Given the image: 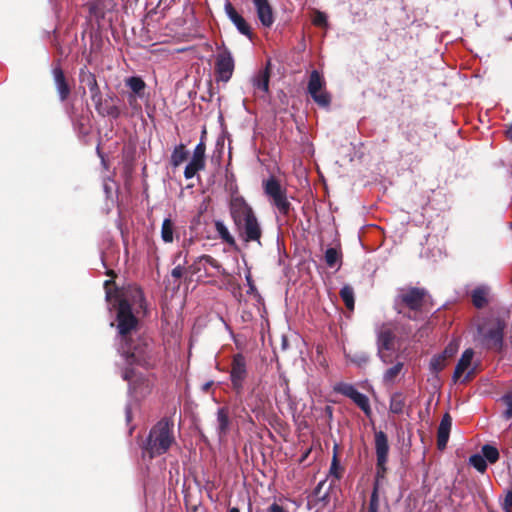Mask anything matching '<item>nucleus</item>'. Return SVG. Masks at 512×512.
Masks as SVG:
<instances>
[{"label":"nucleus","mask_w":512,"mask_h":512,"mask_svg":"<svg viewBox=\"0 0 512 512\" xmlns=\"http://www.w3.org/2000/svg\"><path fill=\"white\" fill-rule=\"evenodd\" d=\"M114 281L106 280L104 283L106 298L108 301L114 299V308L116 309V340L117 345L127 342L133 337L139 335V318L137 315H147V302L144 292L140 287H133L129 290L127 297L119 294L117 289L111 291L110 286Z\"/></svg>","instance_id":"obj_1"},{"label":"nucleus","mask_w":512,"mask_h":512,"mask_svg":"<svg viewBox=\"0 0 512 512\" xmlns=\"http://www.w3.org/2000/svg\"><path fill=\"white\" fill-rule=\"evenodd\" d=\"M117 351L128 367L140 366L146 370L154 369L161 361V347L152 338L139 334L118 344Z\"/></svg>","instance_id":"obj_2"},{"label":"nucleus","mask_w":512,"mask_h":512,"mask_svg":"<svg viewBox=\"0 0 512 512\" xmlns=\"http://www.w3.org/2000/svg\"><path fill=\"white\" fill-rule=\"evenodd\" d=\"M229 212L240 238L246 243L256 242L262 246L261 224L252 206L243 196L231 197Z\"/></svg>","instance_id":"obj_3"},{"label":"nucleus","mask_w":512,"mask_h":512,"mask_svg":"<svg viewBox=\"0 0 512 512\" xmlns=\"http://www.w3.org/2000/svg\"><path fill=\"white\" fill-rule=\"evenodd\" d=\"M432 306V297L426 288L408 285L397 289L394 308L410 320H417L420 314L429 312Z\"/></svg>","instance_id":"obj_4"},{"label":"nucleus","mask_w":512,"mask_h":512,"mask_svg":"<svg viewBox=\"0 0 512 512\" xmlns=\"http://www.w3.org/2000/svg\"><path fill=\"white\" fill-rule=\"evenodd\" d=\"M175 443L174 422L171 418L160 419L150 430L143 446V455L150 459L169 451Z\"/></svg>","instance_id":"obj_5"},{"label":"nucleus","mask_w":512,"mask_h":512,"mask_svg":"<svg viewBox=\"0 0 512 512\" xmlns=\"http://www.w3.org/2000/svg\"><path fill=\"white\" fill-rule=\"evenodd\" d=\"M264 192L271 200V203L277 208L280 214L289 216L293 210L292 204L288 200L287 191L275 177H270L263 183Z\"/></svg>","instance_id":"obj_6"},{"label":"nucleus","mask_w":512,"mask_h":512,"mask_svg":"<svg viewBox=\"0 0 512 512\" xmlns=\"http://www.w3.org/2000/svg\"><path fill=\"white\" fill-rule=\"evenodd\" d=\"M506 324L497 318L490 322L487 328L483 329L481 342L485 349L501 353L504 349V331Z\"/></svg>","instance_id":"obj_7"},{"label":"nucleus","mask_w":512,"mask_h":512,"mask_svg":"<svg viewBox=\"0 0 512 512\" xmlns=\"http://www.w3.org/2000/svg\"><path fill=\"white\" fill-rule=\"evenodd\" d=\"M122 378L128 382L129 390L135 398H144L152 391L153 384L148 376L133 367H126Z\"/></svg>","instance_id":"obj_8"},{"label":"nucleus","mask_w":512,"mask_h":512,"mask_svg":"<svg viewBox=\"0 0 512 512\" xmlns=\"http://www.w3.org/2000/svg\"><path fill=\"white\" fill-rule=\"evenodd\" d=\"M375 453H376V475L375 481L380 482L385 479L387 473V463L389 454V442L385 432L377 431L374 434Z\"/></svg>","instance_id":"obj_9"},{"label":"nucleus","mask_w":512,"mask_h":512,"mask_svg":"<svg viewBox=\"0 0 512 512\" xmlns=\"http://www.w3.org/2000/svg\"><path fill=\"white\" fill-rule=\"evenodd\" d=\"M231 388L237 396L244 391V383L248 377L246 357L242 353L234 354L230 366Z\"/></svg>","instance_id":"obj_10"},{"label":"nucleus","mask_w":512,"mask_h":512,"mask_svg":"<svg viewBox=\"0 0 512 512\" xmlns=\"http://www.w3.org/2000/svg\"><path fill=\"white\" fill-rule=\"evenodd\" d=\"M325 85L323 76L317 70H313L309 75L307 91L314 102L323 108L331 104V95L325 90Z\"/></svg>","instance_id":"obj_11"},{"label":"nucleus","mask_w":512,"mask_h":512,"mask_svg":"<svg viewBox=\"0 0 512 512\" xmlns=\"http://www.w3.org/2000/svg\"><path fill=\"white\" fill-rule=\"evenodd\" d=\"M219 50L215 61L216 81L228 82L234 73L235 61L231 51L224 43L217 48Z\"/></svg>","instance_id":"obj_12"},{"label":"nucleus","mask_w":512,"mask_h":512,"mask_svg":"<svg viewBox=\"0 0 512 512\" xmlns=\"http://www.w3.org/2000/svg\"><path fill=\"white\" fill-rule=\"evenodd\" d=\"M206 131L202 132L200 142L196 145L190 162L186 165L184 170V177L186 179L193 178L199 171L205 168V152L206 144L204 142Z\"/></svg>","instance_id":"obj_13"},{"label":"nucleus","mask_w":512,"mask_h":512,"mask_svg":"<svg viewBox=\"0 0 512 512\" xmlns=\"http://www.w3.org/2000/svg\"><path fill=\"white\" fill-rule=\"evenodd\" d=\"M336 393L350 398L367 416L371 414V407L368 397L359 392L352 384L340 382L334 386Z\"/></svg>","instance_id":"obj_14"},{"label":"nucleus","mask_w":512,"mask_h":512,"mask_svg":"<svg viewBox=\"0 0 512 512\" xmlns=\"http://www.w3.org/2000/svg\"><path fill=\"white\" fill-rule=\"evenodd\" d=\"M396 326L393 323H383L376 332L377 349L394 350Z\"/></svg>","instance_id":"obj_15"},{"label":"nucleus","mask_w":512,"mask_h":512,"mask_svg":"<svg viewBox=\"0 0 512 512\" xmlns=\"http://www.w3.org/2000/svg\"><path fill=\"white\" fill-rule=\"evenodd\" d=\"M224 10L230 21L235 25L239 33L252 39L253 32L251 30L250 25L246 22V20L240 15L231 2L226 1L224 5Z\"/></svg>","instance_id":"obj_16"},{"label":"nucleus","mask_w":512,"mask_h":512,"mask_svg":"<svg viewBox=\"0 0 512 512\" xmlns=\"http://www.w3.org/2000/svg\"><path fill=\"white\" fill-rule=\"evenodd\" d=\"M259 21L264 27H271L274 23L273 9L268 0H252Z\"/></svg>","instance_id":"obj_17"},{"label":"nucleus","mask_w":512,"mask_h":512,"mask_svg":"<svg viewBox=\"0 0 512 512\" xmlns=\"http://www.w3.org/2000/svg\"><path fill=\"white\" fill-rule=\"evenodd\" d=\"M53 77L56 86V90L59 95V99L64 102L67 100L71 93V88L66 80L64 71L60 66H56L53 69Z\"/></svg>","instance_id":"obj_18"},{"label":"nucleus","mask_w":512,"mask_h":512,"mask_svg":"<svg viewBox=\"0 0 512 512\" xmlns=\"http://www.w3.org/2000/svg\"><path fill=\"white\" fill-rule=\"evenodd\" d=\"M451 426L452 418L448 413H446L442 417L437 430V447L439 450H444L446 448L447 442L449 440Z\"/></svg>","instance_id":"obj_19"},{"label":"nucleus","mask_w":512,"mask_h":512,"mask_svg":"<svg viewBox=\"0 0 512 512\" xmlns=\"http://www.w3.org/2000/svg\"><path fill=\"white\" fill-rule=\"evenodd\" d=\"M271 75V61H267L264 69H261L254 76L252 82L255 89L263 92L264 94L269 93V82Z\"/></svg>","instance_id":"obj_20"},{"label":"nucleus","mask_w":512,"mask_h":512,"mask_svg":"<svg viewBox=\"0 0 512 512\" xmlns=\"http://www.w3.org/2000/svg\"><path fill=\"white\" fill-rule=\"evenodd\" d=\"M474 356L473 349L469 348L466 349L460 359L458 360V363L455 367L454 373H453V381L457 382L460 377L463 375V373L468 369V367L471 365L472 359Z\"/></svg>","instance_id":"obj_21"},{"label":"nucleus","mask_w":512,"mask_h":512,"mask_svg":"<svg viewBox=\"0 0 512 512\" xmlns=\"http://www.w3.org/2000/svg\"><path fill=\"white\" fill-rule=\"evenodd\" d=\"M230 416L227 407H221L217 411V433L219 438L225 437L230 430Z\"/></svg>","instance_id":"obj_22"},{"label":"nucleus","mask_w":512,"mask_h":512,"mask_svg":"<svg viewBox=\"0 0 512 512\" xmlns=\"http://www.w3.org/2000/svg\"><path fill=\"white\" fill-rule=\"evenodd\" d=\"M471 301L474 307L482 309L489 303V289L485 286H479L472 290Z\"/></svg>","instance_id":"obj_23"},{"label":"nucleus","mask_w":512,"mask_h":512,"mask_svg":"<svg viewBox=\"0 0 512 512\" xmlns=\"http://www.w3.org/2000/svg\"><path fill=\"white\" fill-rule=\"evenodd\" d=\"M79 80L82 84L88 87L90 95L100 91L95 74L86 68L80 69Z\"/></svg>","instance_id":"obj_24"},{"label":"nucleus","mask_w":512,"mask_h":512,"mask_svg":"<svg viewBox=\"0 0 512 512\" xmlns=\"http://www.w3.org/2000/svg\"><path fill=\"white\" fill-rule=\"evenodd\" d=\"M189 152L186 150L184 144L175 146L170 157V164L173 168L179 167L184 161L187 160Z\"/></svg>","instance_id":"obj_25"},{"label":"nucleus","mask_w":512,"mask_h":512,"mask_svg":"<svg viewBox=\"0 0 512 512\" xmlns=\"http://www.w3.org/2000/svg\"><path fill=\"white\" fill-rule=\"evenodd\" d=\"M404 369V363L397 361L392 367L388 368L383 374L384 384H394L397 378L402 374Z\"/></svg>","instance_id":"obj_26"},{"label":"nucleus","mask_w":512,"mask_h":512,"mask_svg":"<svg viewBox=\"0 0 512 512\" xmlns=\"http://www.w3.org/2000/svg\"><path fill=\"white\" fill-rule=\"evenodd\" d=\"M246 406L252 413L261 414L264 408L263 397L260 394L255 395L253 390L246 398Z\"/></svg>","instance_id":"obj_27"},{"label":"nucleus","mask_w":512,"mask_h":512,"mask_svg":"<svg viewBox=\"0 0 512 512\" xmlns=\"http://www.w3.org/2000/svg\"><path fill=\"white\" fill-rule=\"evenodd\" d=\"M406 406V398L401 392H395L391 395L389 410L393 414H402Z\"/></svg>","instance_id":"obj_28"},{"label":"nucleus","mask_w":512,"mask_h":512,"mask_svg":"<svg viewBox=\"0 0 512 512\" xmlns=\"http://www.w3.org/2000/svg\"><path fill=\"white\" fill-rule=\"evenodd\" d=\"M110 101H113V97H109V99H104L103 105L100 107V110H96L97 113L103 117H111L113 119H117L121 115L120 108L114 104H110Z\"/></svg>","instance_id":"obj_29"},{"label":"nucleus","mask_w":512,"mask_h":512,"mask_svg":"<svg viewBox=\"0 0 512 512\" xmlns=\"http://www.w3.org/2000/svg\"><path fill=\"white\" fill-rule=\"evenodd\" d=\"M325 262L328 267L333 268L342 263V252L340 248L330 247L325 251Z\"/></svg>","instance_id":"obj_30"},{"label":"nucleus","mask_w":512,"mask_h":512,"mask_svg":"<svg viewBox=\"0 0 512 512\" xmlns=\"http://www.w3.org/2000/svg\"><path fill=\"white\" fill-rule=\"evenodd\" d=\"M214 226H215V230L217 231L219 237L221 238V240L223 242H225L226 244H228L231 247H236L235 238L231 235L228 228L222 221H220V220L215 221Z\"/></svg>","instance_id":"obj_31"},{"label":"nucleus","mask_w":512,"mask_h":512,"mask_svg":"<svg viewBox=\"0 0 512 512\" xmlns=\"http://www.w3.org/2000/svg\"><path fill=\"white\" fill-rule=\"evenodd\" d=\"M175 226L170 218H165L161 226V238L165 243H172L174 240Z\"/></svg>","instance_id":"obj_32"},{"label":"nucleus","mask_w":512,"mask_h":512,"mask_svg":"<svg viewBox=\"0 0 512 512\" xmlns=\"http://www.w3.org/2000/svg\"><path fill=\"white\" fill-rule=\"evenodd\" d=\"M404 132L405 139L415 146H420L421 137L419 135L418 126L414 123H409Z\"/></svg>","instance_id":"obj_33"},{"label":"nucleus","mask_w":512,"mask_h":512,"mask_svg":"<svg viewBox=\"0 0 512 512\" xmlns=\"http://www.w3.org/2000/svg\"><path fill=\"white\" fill-rule=\"evenodd\" d=\"M125 84L132 90L133 93H135L138 96H141L142 92L146 87L144 80L138 76H132L127 78L125 80Z\"/></svg>","instance_id":"obj_34"},{"label":"nucleus","mask_w":512,"mask_h":512,"mask_svg":"<svg viewBox=\"0 0 512 512\" xmlns=\"http://www.w3.org/2000/svg\"><path fill=\"white\" fill-rule=\"evenodd\" d=\"M337 449L338 446L335 445L329 473L335 479L340 480L343 476L344 468L340 466Z\"/></svg>","instance_id":"obj_35"},{"label":"nucleus","mask_w":512,"mask_h":512,"mask_svg":"<svg viewBox=\"0 0 512 512\" xmlns=\"http://www.w3.org/2000/svg\"><path fill=\"white\" fill-rule=\"evenodd\" d=\"M347 359L358 367H364L370 360L369 355L366 352L358 351L352 354H346Z\"/></svg>","instance_id":"obj_36"},{"label":"nucleus","mask_w":512,"mask_h":512,"mask_svg":"<svg viewBox=\"0 0 512 512\" xmlns=\"http://www.w3.org/2000/svg\"><path fill=\"white\" fill-rule=\"evenodd\" d=\"M340 297L348 309L354 308V291L351 286H343L340 290Z\"/></svg>","instance_id":"obj_37"},{"label":"nucleus","mask_w":512,"mask_h":512,"mask_svg":"<svg viewBox=\"0 0 512 512\" xmlns=\"http://www.w3.org/2000/svg\"><path fill=\"white\" fill-rule=\"evenodd\" d=\"M379 484L380 482L375 481L373 490L370 496L367 512H378L379 510Z\"/></svg>","instance_id":"obj_38"},{"label":"nucleus","mask_w":512,"mask_h":512,"mask_svg":"<svg viewBox=\"0 0 512 512\" xmlns=\"http://www.w3.org/2000/svg\"><path fill=\"white\" fill-rule=\"evenodd\" d=\"M482 455L486 462L494 464L499 459V451L496 447L486 444L482 447Z\"/></svg>","instance_id":"obj_39"},{"label":"nucleus","mask_w":512,"mask_h":512,"mask_svg":"<svg viewBox=\"0 0 512 512\" xmlns=\"http://www.w3.org/2000/svg\"><path fill=\"white\" fill-rule=\"evenodd\" d=\"M469 463L479 472L484 473L487 469V462L483 455L474 454L470 456Z\"/></svg>","instance_id":"obj_40"},{"label":"nucleus","mask_w":512,"mask_h":512,"mask_svg":"<svg viewBox=\"0 0 512 512\" xmlns=\"http://www.w3.org/2000/svg\"><path fill=\"white\" fill-rule=\"evenodd\" d=\"M447 364V359L442 355H435L430 361V368L433 372L438 373L442 371Z\"/></svg>","instance_id":"obj_41"},{"label":"nucleus","mask_w":512,"mask_h":512,"mask_svg":"<svg viewBox=\"0 0 512 512\" xmlns=\"http://www.w3.org/2000/svg\"><path fill=\"white\" fill-rule=\"evenodd\" d=\"M200 260H203L205 263H207L211 267L217 269L221 275H223V276L228 275V272L226 271L225 268H223L221 263L218 260H216L215 258H213L211 255H207V254L201 255Z\"/></svg>","instance_id":"obj_42"},{"label":"nucleus","mask_w":512,"mask_h":512,"mask_svg":"<svg viewBox=\"0 0 512 512\" xmlns=\"http://www.w3.org/2000/svg\"><path fill=\"white\" fill-rule=\"evenodd\" d=\"M501 401L506 405V410L503 412V417L506 420L512 419V394L507 393L503 395Z\"/></svg>","instance_id":"obj_43"},{"label":"nucleus","mask_w":512,"mask_h":512,"mask_svg":"<svg viewBox=\"0 0 512 512\" xmlns=\"http://www.w3.org/2000/svg\"><path fill=\"white\" fill-rule=\"evenodd\" d=\"M393 350L377 349V356L384 364L393 363Z\"/></svg>","instance_id":"obj_44"},{"label":"nucleus","mask_w":512,"mask_h":512,"mask_svg":"<svg viewBox=\"0 0 512 512\" xmlns=\"http://www.w3.org/2000/svg\"><path fill=\"white\" fill-rule=\"evenodd\" d=\"M458 348L459 346L456 342H450L441 354L448 360L456 355Z\"/></svg>","instance_id":"obj_45"},{"label":"nucleus","mask_w":512,"mask_h":512,"mask_svg":"<svg viewBox=\"0 0 512 512\" xmlns=\"http://www.w3.org/2000/svg\"><path fill=\"white\" fill-rule=\"evenodd\" d=\"M313 24L318 27H323L327 25V16L325 13L316 11L313 20Z\"/></svg>","instance_id":"obj_46"},{"label":"nucleus","mask_w":512,"mask_h":512,"mask_svg":"<svg viewBox=\"0 0 512 512\" xmlns=\"http://www.w3.org/2000/svg\"><path fill=\"white\" fill-rule=\"evenodd\" d=\"M202 262H203V260H200V256L197 257L194 260V262L186 268V272L191 275L198 274L202 270V266H201Z\"/></svg>","instance_id":"obj_47"},{"label":"nucleus","mask_w":512,"mask_h":512,"mask_svg":"<svg viewBox=\"0 0 512 512\" xmlns=\"http://www.w3.org/2000/svg\"><path fill=\"white\" fill-rule=\"evenodd\" d=\"M91 100L94 103L95 110H100V107L103 105V102H104L101 90L96 93L91 94Z\"/></svg>","instance_id":"obj_48"},{"label":"nucleus","mask_w":512,"mask_h":512,"mask_svg":"<svg viewBox=\"0 0 512 512\" xmlns=\"http://www.w3.org/2000/svg\"><path fill=\"white\" fill-rule=\"evenodd\" d=\"M503 509L506 512H512V491L507 492L503 503Z\"/></svg>","instance_id":"obj_49"},{"label":"nucleus","mask_w":512,"mask_h":512,"mask_svg":"<svg viewBox=\"0 0 512 512\" xmlns=\"http://www.w3.org/2000/svg\"><path fill=\"white\" fill-rule=\"evenodd\" d=\"M184 271H186V269L183 267V265L179 264L173 268L171 275L176 279H180L183 276Z\"/></svg>","instance_id":"obj_50"},{"label":"nucleus","mask_w":512,"mask_h":512,"mask_svg":"<svg viewBox=\"0 0 512 512\" xmlns=\"http://www.w3.org/2000/svg\"><path fill=\"white\" fill-rule=\"evenodd\" d=\"M266 512H289L286 508L279 505L276 502H273L271 505L268 506L266 509Z\"/></svg>","instance_id":"obj_51"},{"label":"nucleus","mask_w":512,"mask_h":512,"mask_svg":"<svg viewBox=\"0 0 512 512\" xmlns=\"http://www.w3.org/2000/svg\"><path fill=\"white\" fill-rule=\"evenodd\" d=\"M505 137L512 142V123L506 126Z\"/></svg>","instance_id":"obj_52"},{"label":"nucleus","mask_w":512,"mask_h":512,"mask_svg":"<svg viewBox=\"0 0 512 512\" xmlns=\"http://www.w3.org/2000/svg\"><path fill=\"white\" fill-rule=\"evenodd\" d=\"M212 385H213V381L206 382L205 384H203L202 390L204 392H208L210 390V388L212 387Z\"/></svg>","instance_id":"obj_53"},{"label":"nucleus","mask_w":512,"mask_h":512,"mask_svg":"<svg viewBox=\"0 0 512 512\" xmlns=\"http://www.w3.org/2000/svg\"><path fill=\"white\" fill-rule=\"evenodd\" d=\"M325 413L327 414V416L329 418H332V415H333V409L331 406H326L325 407Z\"/></svg>","instance_id":"obj_54"},{"label":"nucleus","mask_w":512,"mask_h":512,"mask_svg":"<svg viewBox=\"0 0 512 512\" xmlns=\"http://www.w3.org/2000/svg\"><path fill=\"white\" fill-rule=\"evenodd\" d=\"M228 512H240L237 507L230 508Z\"/></svg>","instance_id":"obj_55"},{"label":"nucleus","mask_w":512,"mask_h":512,"mask_svg":"<svg viewBox=\"0 0 512 512\" xmlns=\"http://www.w3.org/2000/svg\"><path fill=\"white\" fill-rule=\"evenodd\" d=\"M322 485H323V482H320V483L318 484L317 488H316V491H319V490H320V488L322 487Z\"/></svg>","instance_id":"obj_56"},{"label":"nucleus","mask_w":512,"mask_h":512,"mask_svg":"<svg viewBox=\"0 0 512 512\" xmlns=\"http://www.w3.org/2000/svg\"><path fill=\"white\" fill-rule=\"evenodd\" d=\"M187 255H188V252H186L185 257H184L185 258V260H184L185 264L187 263V260H186Z\"/></svg>","instance_id":"obj_57"},{"label":"nucleus","mask_w":512,"mask_h":512,"mask_svg":"<svg viewBox=\"0 0 512 512\" xmlns=\"http://www.w3.org/2000/svg\"><path fill=\"white\" fill-rule=\"evenodd\" d=\"M182 255V252H179L176 256V258H179Z\"/></svg>","instance_id":"obj_58"},{"label":"nucleus","mask_w":512,"mask_h":512,"mask_svg":"<svg viewBox=\"0 0 512 512\" xmlns=\"http://www.w3.org/2000/svg\"><path fill=\"white\" fill-rule=\"evenodd\" d=\"M511 227H512V222H511Z\"/></svg>","instance_id":"obj_59"}]
</instances>
